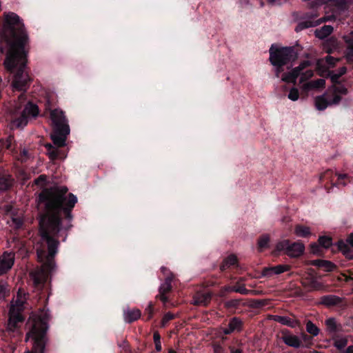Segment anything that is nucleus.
Masks as SVG:
<instances>
[{
	"label": "nucleus",
	"instance_id": "nucleus-1",
	"mask_svg": "<svg viewBox=\"0 0 353 353\" xmlns=\"http://www.w3.org/2000/svg\"><path fill=\"white\" fill-rule=\"evenodd\" d=\"M65 186H55L43 190L39 197L45 211L39 220L41 243L37 246V257L41 267L32 270L30 278L34 286L41 288L46 282L48 273L54 270V256L57 253L59 239L65 241L67 232L72 227V209L77 198L68 194Z\"/></svg>",
	"mask_w": 353,
	"mask_h": 353
},
{
	"label": "nucleus",
	"instance_id": "nucleus-2",
	"mask_svg": "<svg viewBox=\"0 0 353 353\" xmlns=\"http://www.w3.org/2000/svg\"><path fill=\"white\" fill-rule=\"evenodd\" d=\"M29 43L28 34L19 17L14 12L5 14L0 31V52H6L3 64L6 70L14 73L12 86L15 90H26L30 81L25 70Z\"/></svg>",
	"mask_w": 353,
	"mask_h": 353
},
{
	"label": "nucleus",
	"instance_id": "nucleus-3",
	"mask_svg": "<svg viewBox=\"0 0 353 353\" xmlns=\"http://www.w3.org/2000/svg\"><path fill=\"white\" fill-rule=\"evenodd\" d=\"M48 321V315L43 311L30 317L27 323L29 331L26 334V341L32 343V350L26 353H43L47 343Z\"/></svg>",
	"mask_w": 353,
	"mask_h": 353
},
{
	"label": "nucleus",
	"instance_id": "nucleus-4",
	"mask_svg": "<svg viewBox=\"0 0 353 353\" xmlns=\"http://www.w3.org/2000/svg\"><path fill=\"white\" fill-rule=\"evenodd\" d=\"M27 300L26 294L22 290H19L17 294L14 296L11 303L9 310V320L8 323V330L14 332L19 327V323H22L24 318L21 312L24 310V304Z\"/></svg>",
	"mask_w": 353,
	"mask_h": 353
},
{
	"label": "nucleus",
	"instance_id": "nucleus-5",
	"mask_svg": "<svg viewBox=\"0 0 353 353\" xmlns=\"http://www.w3.org/2000/svg\"><path fill=\"white\" fill-rule=\"evenodd\" d=\"M296 56L292 48H276L272 45L270 49V61L275 67V74L277 77H280L283 71L282 67L294 61Z\"/></svg>",
	"mask_w": 353,
	"mask_h": 353
},
{
	"label": "nucleus",
	"instance_id": "nucleus-6",
	"mask_svg": "<svg viewBox=\"0 0 353 353\" xmlns=\"http://www.w3.org/2000/svg\"><path fill=\"white\" fill-rule=\"evenodd\" d=\"M330 92H332V99L327 100L325 94L315 98V106L319 110H325L328 105L338 104L341 98V95L347 94V89L343 85H336L329 89Z\"/></svg>",
	"mask_w": 353,
	"mask_h": 353
},
{
	"label": "nucleus",
	"instance_id": "nucleus-7",
	"mask_svg": "<svg viewBox=\"0 0 353 353\" xmlns=\"http://www.w3.org/2000/svg\"><path fill=\"white\" fill-rule=\"evenodd\" d=\"M38 107L30 102L27 103L23 111L21 112V117L12 120L11 128H23L28 123L29 118H33L38 115Z\"/></svg>",
	"mask_w": 353,
	"mask_h": 353
},
{
	"label": "nucleus",
	"instance_id": "nucleus-8",
	"mask_svg": "<svg viewBox=\"0 0 353 353\" xmlns=\"http://www.w3.org/2000/svg\"><path fill=\"white\" fill-rule=\"evenodd\" d=\"M276 249L278 251H284L291 258H296L303 254L305 246L301 242L291 243L289 240H283L276 244Z\"/></svg>",
	"mask_w": 353,
	"mask_h": 353
},
{
	"label": "nucleus",
	"instance_id": "nucleus-9",
	"mask_svg": "<svg viewBox=\"0 0 353 353\" xmlns=\"http://www.w3.org/2000/svg\"><path fill=\"white\" fill-rule=\"evenodd\" d=\"M50 119L54 125V129L58 132H63L65 134L70 133V128L64 112L60 109H54L50 112Z\"/></svg>",
	"mask_w": 353,
	"mask_h": 353
},
{
	"label": "nucleus",
	"instance_id": "nucleus-10",
	"mask_svg": "<svg viewBox=\"0 0 353 353\" xmlns=\"http://www.w3.org/2000/svg\"><path fill=\"white\" fill-rule=\"evenodd\" d=\"M311 65L310 61H304L301 62L297 67L293 68L288 72L283 73L281 77V81L285 83H292L296 84L298 77L301 74V72L305 70Z\"/></svg>",
	"mask_w": 353,
	"mask_h": 353
},
{
	"label": "nucleus",
	"instance_id": "nucleus-11",
	"mask_svg": "<svg viewBox=\"0 0 353 353\" xmlns=\"http://www.w3.org/2000/svg\"><path fill=\"white\" fill-rule=\"evenodd\" d=\"M14 254L5 252L0 256V276L6 273L14 265Z\"/></svg>",
	"mask_w": 353,
	"mask_h": 353
},
{
	"label": "nucleus",
	"instance_id": "nucleus-12",
	"mask_svg": "<svg viewBox=\"0 0 353 353\" xmlns=\"http://www.w3.org/2000/svg\"><path fill=\"white\" fill-rule=\"evenodd\" d=\"M338 61V59H335L331 56L326 57L325 59L319 60L316 65L319 74L321 76L324 75Z\"/></svg>",
	"mask_w": 353,
	"mask_h": 353
},
{
	"label": "nucleus",
	"instance_id": "nucleus-13",
	"mask_svg": "<svg viewBox=\"0 0 353 353\" xmlns=\"http://www.w3.org/2000/svg\"><path fill=\"white\" fill-rule=\"evenodd\" d=\"M288 265H278L273 267L264 268L262 270V275L264 276H272L274 274H280L290 270Z\"/></svg>",
	"mask_w": 353,
	"mask_h": 353
},
{
	"label": "nucleus",
	"instance_id": "nucleus-14",
	"mask_svg": "<svg viewBox=\"0 0 353 353\" xmlns=\"http://www.w3.org/2000/svg\"><path fill=\"white\" fill-rule=\"evenodd\" d=\"M272 319L282 325H285L293 328L300 325L299 321L295 318H290L286 316L274 315L272 316Z\"/></svg>",
	"mask_w": 353,
	"mask_h": 353
},
{
	"label": "nucleus",
	"instance_id": "nucleus-15",
	"mask_svg": "<svg viewBox=\"0 0 353 353\" xmlns=\"http://www.w3.org/2000/svg\"><path fill=\"white\" fill-rule=\"evenodd\" d=\"M282 340L287 345L295 348H298L301 345V341L299 336L292 334L289 332H284Z\"/></svg>",
	"mask_w": 353,
	"mask_h": 353
},
{
	"label": "nucleus",
	"instance_id": "nucleus-16",
	"mask_svg": "<svg viewBox=\"0 0 353 353\" xmlns=\"http://www.w3.org/2000/svg\"><path fill=\"white\" fill-rule=\"evenodd\" d=\"M325 84V81L323 79H319L314 81H311L307 83H305L302 85V90L306 92L310 91L312 90L319 89L321 88H324Z\"/></svg>",
	"mask_w": 353,
	"mask_h": 353
},
{
	"label": "nucleus",
	"instance_id": "nucleus-17",
	"mask_svg": "<svg viewBox=\"0 0 353 353\" xmlns=\"http://www.w3.org/2000/svg\"><path fill=\"white\" fill-rule=\"evenodd\" d=\"M63 132H58L55 130V132L51 134V139L53 141L54 145L58 147H62L65 144L66 136Z\"/></svg>",
	"mask_w": 353,
	"mask_h": 353
},
{
	"label": "nucleus",
	"instance_id": "nucleus-18",
	"mask_svg": "<svg viewBox=\"0 0 353 353\" xmlns=\"http://www.w3.org/2000/svg\"><path fill=\"white\" fill-rule=\"evenodd\" d=\"M141 316V312L138 309L127 310L124 311L123 317L126 323H132Z\"/></svg>",
	"mask_w": 353,
	"mask_h": 353
},
{
	"label": "nucleus",
	"instance_id": "nucleus-19",
	"mask_svg": "<svg viewBox=\"0 0 353 353\" xmlns=\"http://www.w3.org/2000/svg\"><path fill=\"white\" fill-rule=\"evenodd\" d=\"M338 248L340 251L348 259L353 258V250L352 248L351 245L347 242V239L346 241H339L338 243Z\"/></svg>",
	"mask_w": 353,
	"mask_h": 353
},
{
	"label": "nucleus",
	"instance_id": "nucleus-20",
	"mask_svg": "<svg viewBox=\"0 0 353 353\" xmlns=\"http://www.w3.org/2000/svg\"><path fill=\"white\" fill-rule=\"evenodd\" d=\"M310 264L323 268L325 271L330 272L333 270L334 265L332 263L325 260L317 259L310 262Z\"/></svg>",
	"mask_w": 353,
	"mask_h": 353
},
{
	"label": "nucleus",
	"instance_id": "nucleus-21",
	"mask_svg": "<svg viewBox=\"0 0 353 353\" xmlns=\"http://www.w3.org/2000/svg\"><path fill=\"white\" fill-rule=\"evenodd\" d=\"M11 184L10 176L0 169V191L6 190Z\"/></svg>",
	"mask_w": 353,
	"mask_h": 353
},
{
	"label": "nucleus",
	"instance_id": "nucleus-22",
	"mask_svg": "<svg viewBox=\"0 0 353 353\" xmlns=\"http://www.w3.org/2000/svg\"><path fill=\"white\" fill-rule=\"evenodd\" d=\"M303 285L310 291L321 290L323 288V285L314 278L305 280Z\"/></svg>",
	"mask_w": 353,
	"mask_h": 353
},
{
	"label": "nucleus",
	"instance_id": "nucleus-23",
	"mask_svg": "<svg viewBox=\"0 0 353 353\" xmlns=\"http://www.w3.org/2000/svg\"><path fill=\"white\" fill-rule=\"evenodd\" d=\"M172 278L168 276L165 282L160 286L159 292H160V299L163 301H166V297L165 296V294L167 293L171 289V281Z\"/></svg>",
	"mask_w": 353,
	"mask_h": 353
},
{
	"label": "nucleus",
	"instance_id": "nucleus-24",
	"mask_svg": "<svg viewBox=\"0 0 353 353\" xmlns=\"http://www.w3.org/2000/svg\"><path fill=\"white\" fill-rule=\"evenodd\" d=\"M241 321L236 318H234L230 321L228 327L225 328L223 330V332L225 334H228L232 332L239 331L241 329Z\"/></svg>",
	"mask_w": 353,
	"mask_h": 353
},
{
	"label": "nucleus",
	"instance_id": "nucleus-25",
	"mask_svg": "<svg viewBox=\"0 0 353 353\" xmlns=\"http://www.w3.org/2000/svg\"><path fill=\"white\" fill-rule=\"evenodd\" d=\"M333 31V28L331 26H324L321 28L316 29L314 32L316 37L319 39H324L330 35Z\"/></svg>",
	"mask_w": 353,
	"mask_h": 353
},
{
	"label": "nucleus",
	"instance_id": "nucleus-26",
	"mask_svg": "<svg viewBox=\"0 0 353 353\" xmlns=\"http://www.w3.org/2000/svg\"><path fill=\"white\" fill-rule=\"evenodd\" d=\"M294 234L299 237H307L311 234V232L309 227L296 225L294 228Z\"/></svg>",
	"mask_w": 353,
	"mask_h": 353
},
{
	"label": "nucleus",
	"instance_id": "nucleus-27",
	"mask_svg": "<svg viewBox=\"0 0 353 353\" xmlns=\"http://www.w3.org/2000/svg\"><path fill=\"white\" fill-rule=\"evenodd\" d=\"M210 297L211 296L208 293L198 294L194 298V303L195 305H205L209 302Z\"/></svg>",
	"mask_w": 353,
	"mask_h": 353
},
{
	"label": "nucleus",
	"instance_id": "nucleus-28",
	"mask_svg": "<svg viewBox=\"0 0 353 353\" xmlns=\"http://www.w3.org/2000/svg\"><path fill=\"white\" fill-rule=\"evenodd\" d=\"M322 303L328 306L334 305L341 303V299L339 297L334 295L325 296L322 298Z\"/></svg>",
	"mask_w": 353,
	"mask_h": 353
},
{
	"label": "nucleus",
	"instance_id": "nucleus-29",
	"mask_svg": "<svg viewBox=\"0 0 353 353\" xmlns=\"http://www.w3.org/2000/svg\"><path fill=\"white\" fill-rule=\"evenodd\" d=\"M237 261L236 256L234 254L229 255L225 260L223 261L221 270H224L226 268H230L232 265H234Z\"/></svg>",
	"mask_w": 353,
	"mask_h": 353
},
{
	"label": "nucleus",
	"instance_id": "nucleus-30",
	"mask_svg": "<svg viewBox=\"0 0 353 353\" xmlns=\"http://www.w3.org/2000/svg\"><path fill=\"white\" fill-rule=\"evenodd\" d=\"M343 38L347 44V59L349 61L353 62V40L350 39L348 36H345Z\"/></svg>",
	"mask_w": 353,
	"mask_h": 353
},
{
	"label": "nucleus",
	"instance_id": "nucleus-31",
	"mask_svg": "<svg viewBox=\"0 0 353 353\" xmlns=\"http://www.w3.org/2000/svg\"><path fill=\"white\" fill-rule=\"evenodd\" d=\"M306 330L307 332L314 336H316L319 334V329L317 326L314 324L311 321H308L306 323Z\"/></svg>",
	"mask_w": 353,
	"mask_h": 353
},
{
	"label": "nucleus",
	"instance_id": "nucleus-32",
	"mask_svg": "<svg viewBox=\"0 0 353 353\" xmlns=\"http://www.w3.org/2000/svg\"><path fill=\"white\" fill-rule=\"evenodd\" d=\"M326 20H327V19H325V18H321V19H319V21L315 22V23L304 22V23L299 24L298 26L296 28L295 30L296 32H299V31H300V30H303L304 28H309V27L317 26L320 23L323 22V21H325Z\"/></svg>",
	"mask_w": 353,
	"mask_h": 353
},
{
	"label": "nucleus",
	"instance_id": "nucleus-33",
	"mask_svg": "<svg viewBox=\"0 0 353 353\" xmlns=\"http://www.w3.org/2000/svg\"><path fill=\"white\" fill-rule=\"evenodd\" d=\"M10 294L8 285L6 282H0V300H3Z\"/></svg>",
	"mask_w": 353,
	"mask_h": 353
},
{
	"label": "nucleus",
	"instance_id": "nucleus-34",
	"mask_svg": "<svg viewBox=\"0 0 353 353\" xmlns=\"http://www.w3.org/2000/svg\"><path fill=\"white\" fill-rule=\"evenodd\" d=\"M46 148L48 150V154L51 160L56 159L59 156V150L55 148L51 144H46Z\"/></svg>",
	"mask_w": 353,
	"mask_h": 353
},
{
	"label": "nucleus",
	"instance_id": "nucleus-35",
	"mask_svg": "<svg viewBox=\"0 0 353 353\" xmlns=\"http://www.w3.org/2000/svg\"><path fill=\"white\" fill-rule=\"evenodd\" d=\"M314 75V72L312 70H303L301 72L300 77V83H303L312 78Z\"/></svg>",
	"mask_w": 353,
	"mask_h": 353
},
{
	"label": "nucleus",
	"instance_id": "nucleus-36",
	"mask_svg": "<svg viewBox=\"0 0 353 353\" xmlns=\"http://www.w3.org/2000/svg\"><path fill=\"white\" fill-rule=\"evenodd\" d=\"M26 102V97L24 94H21L18 98V101L14 103V113L17 114L21 109L23 104Z\"/></svg>",
	"mask_w": 353,
	"mask_h": 353
},
{
	"label": "nucleus",
	"instance_id": "nucleus-37",
	"mask_svg": "<svg viewBox=\"0 0 353 353\" xmlns=\"http://www.w3.org/2000/svg\"><path fill=\"white\" fill-rule=\"evenodd\" d=\"M228 292H238L241 294H248L249 290H247L245 286H234V287H228L226 288Z\"/></svg>",
	"mask_w": 353,
	"mask_h": 353
},
{
	"label": "nucleus",
	"instance_id": "nucleus-38",
	"mask_svg": "<svg viewBox=\"0 0 353 353\" xmlns=\"http://www.w3.org/2000/svg\"><path fill=\"white\" fill-rule=\"evenodd\" d=\"M325 325L329 332L334 333L336 330V323L334 319L330 318L326 320Z\"/></svg>",
	"mask_w": 353,
	"mask_h": 353
},
{
	"label": "nucleus",
	"instance_id": "nucleus-39",
	"mask_svg": "<svg viewBox=\"0 0 353 353\" xmlns=\"http://www.w3.org/2000/svg\"><path fill=\"white\" fill-rule=\"evenodd\" d=\"M288 97L292 101H297L299 98V90L296 88H291L288 95Z\"/></svg>",
	"mask_w": 353,
	"mask_h": 353
},
{
	"label": "nucleus",
	"instance_id": "nucleus-40",
	"mask_svg": "<svg viewBox=\"0 0 353 353\" xmlns=\"http://www.w3.org/2000/svg\"><path fill=\"white\" fill-rule=\"evenodd\" d=\"M319 244L324 248H327L332 245V239L328 236H321L319 239Z\"/></svg>",
	"mask_w": 353,
	"mask_h": 353
},
{
	"label": "nucleus",
	"instance_id": "nucleus-41",
	"mask_svg": "<svg viewBox=\"0 0 353 353\" xmlns=\"http://www.w3.org/2000/svg\"><path fill=\"white\" fill-rule=\"evenodd\" d=\"M337 47V41L332 38L330 40L327 41L325 43V48L327 49V52H331L332 49H335Z\"/></svg>",
	"mask_w": 353,
	"mask_h": 353
},
{
	"label": "nucleus",
	"instance_id": "nucleus-42",
	"mask_svg": "<svg viewBox=\"0 0 353 353\" xmlns=\"http://www.w3.org/2000/svg\"><path fill=\"white\" fill-rule=\"evenodd\" d=\"M270 238L268 235H263L259 240L258 245L261 249L268 248Z\"/></svg>",
	"mask_w": 353,
	"mask_h": 353
},
{
	"label": "nucleus",
	"instance_id": "nucleus-43",
	"mask_svg": "<svg viewBox=\"0 0 353 353\" xmlns=\"http://www.w3.org/2000/svg\"><path fill=\"white\" fill-rule=\"evenodd\" d=\"M347 343V340L345 338L337 339L334 341V345L338 349L341 350L346 346Z\"/></svg>",
	"mask_w": 353,
	"mask_h": 353
},
{
	"label": "nucleus",
	"instance_id": "nucleus-44",
	"mask_svg": "<svg viewBox=\"0 0 353 353\" xmlns=\"http://www.w3.org/2000/svg\"><path fill=\"white\" fill-rule=\"evenodd\" d=\"M154 341L155 343V348L157 351L159 352L161 350V336L158 332L154 333Z\"/></svg>",
	"mask_w": 353,
	"mask_h": 353
},
{
	"label": "nucleus",
	"instance_id": "nucleus-45",
	"mask_svg": "<svg viewBox=\"0 0 353 353\" xmlns=\"http://www.w3.org/2000/svg\"><path fill=\"white\" fill-rule=\"evenodd\" d=\"M46 176L45 175L39 176L37 179L34 180L35 185L40 188H43L46 185Z\"/></svg>",
	"mask_w": 353,
	"mask_h": 353
},
{
	"label": "nucleus",
	"instance_id": "nucleus-46",
	"mask_svg": "<svg viewBox=\"0 0 353 353\" xmlns=\"http://www.w3.org/2000/svg\"><path fill=\"white\" fill-rule=\"evenodd\" d=\"M328 74L330 77L332 82L334 83V85L332 86L336 85H341V83H338V80L340 78L341 74H339V73L335 74L333 72H330Z\"/></svg>",
	"mask_w": 353,
	"mask_h": 353
},
{
	"label": "nucleus",
	"instance_id": "nucleus-47",
	"mask_svg": "<svg viewBox=\"0 0 353 353\" xmlns=\"http://www.w3.org/2000/svg\"><path fill=\"white\" fill-rule=\"evenodd\" d=\"M12 222L14 227L18 228L22 225L23 219L21 216L12 217Z\"/></svg>",
	"mask_w": 353,
	"mask_h": 353
},
{
	"label": "nucleus",
	"instance_id": "nucleus-48",
	"mask_svg": "<svg viewBox=\"0 0 353 353\" xmlns=\"http://www.w3.org/2000/svg\"><path fill=\"white\" fill-rule=\"evenodd\" d=\"M174 318V315L172 314V313H167L164 315V316L163 317V319H162V321H161V324H162V326H165V325L167 324V323L170 321L171 319H172Z\"/></svg>",
	"mask_w": 353,
	"mask_h": 353
},
{
	"label": "nucleus",
	"instance_id": "nucleus-49",
	"mask_svg": "<svg viewBox=\"0 0 353 353\" xmlns=\"http://www.w3.org/2000/svg\"><path fill=\"white\" fill-rule=\"evenodd\" d=\"M311 252L313 254H318L319 252V246L316 243H313L310 245Z\"/></svg>",
	"mask_w": 353,
	"mask_h": 353
},
{
	"label": "nucleus",
	"instance_id": "nucleus-50",
	"mask_svg": "<svg viewBox=\"0 0 353 353\" xmlns=\"http://www.w3.org/2000/svg\"><path fill=\"white\" fill-rule=\"evenodd\" d=\"M27 157H28V151L26 150L23 149L21 152V157H19V159L21 161H23L26 159Z\"/></svg>",
	"mask_w": 353,
	"mask_h": 353
},
{
	"label": "nucleus",
	"instance_id": "nucleus-51",
	"mask_svg": "<svg viewBox=\"0 0 353 353\" xmlns=\"http://www.w3.org/2000/svg\"><path fill=\"white\" fill-rule=\"evenodd\" d=\"M268 2L272 5L281 4L283 0H268Z\"/></svg>",
	"mask_w": 353,
	"mask_h": 353
},
{
	"label": "nucleus",
	"instance_id": "nucleus-52",
	"mask_svg": "<svg viewBox=\"0 0 353 353\" xmlns=\"http://www.w3.org/2000/svg\"><path fill=\"white\" fill-rule=\"evenodd\" d=\"M347 242L353 247V232L347 238Z\"/></svg>",
	"mask_w": 353,
	"mask_h": 353
},
{
	"label": "nucleus",
	"instance_id": "nucleus-53",
	"mask_svg": "<svg viewBox=\"0 0 353 353\" xmlns=\"http://www.w3.org/2000/svg\"><path fill=\"white\" fill-rule=\"evenodd\" d=\"M120 347H122L125 350H128V345L125 341H123L122 344L119 345Z\"/></svg>",
	"mask_w": 353,
	"mask_h": 353
},
{
	"label": "nucleus",
	"instance_id": "nucleus-54",
	"mask_svg": "<svg viewBox=\"0 0 353 353\" xmlns=\"http://www.w3.org/2000/svg\"><path fill=\"white\" fill-rule=\"evenodd\" d=\"M345 72H346V68L342 67L341 68H340L339 74H341V76H342Z\"/></svg>",
	"mask_w": 353,
	"mask_h": 353
},
{
	"label": "nucleus",
	"instance_id": "nucleus-55",
	"mask_svg": "<svg viewBox=\"0 0 353 353\" xmlns=\"http://www.w3.org/2000/svg\"><path fill=\"white\" fill-rule=\"evenodd\" d=\"M323 3H331L332 4H336L338 0H323Z\"/></svg>",
	"mask_w": 353,
	"mask_h": 353
},
{
	"label": "nucleus",
	"instance_id": "nucleus-56",
	"mask_svg": "<svg viewBox=\"0 0 353 353\" xmlns=\"http://www.w3.org/2000/svg\"><path fill=\"white\" fill-rule=\"evenodd\" d=\"M345 353H353V345L348 347Z\"/></svg>",
	"mask_w": 353,
	"mask_h": 353
},
{
	"label": "nucleus",
	"instance_id": "nucleus-57",
	"mask_svg": "<svg viewBox=\"0 0 353 353\" xmlns=\"http://www.w3.org/2000/svg\"><path fill=\"white\" fill-rule=\"evenodd\" d=\"M338 177H339V179H343L346 177V174H339L338 175Z\"/></svg>",
	"mask_w": 353,
	"mask_h": 353
},
{
	"label": "nucleus",
	"instance_id": "nucleus-58",
	"mask_svg": "<svg viewBox=\"0 0 353 353\" xmlns=\"http://www.w3.org/2000/svg\"><path fill=\"white\" fill-rule=\"evenodd\" d=\"M232 353H241V351L239 350H235L232 352Z\"/></svg>",
	"mask_w": 353,
	"mask_h": 353
},
{
	"label": "nucleus",
	"instance_id": "nucleus-59",
	"mask_svg": "<svg viewBox=\"0 0 353 353\" xmlns=\"http://www.w3.org/2000/svg\"><path fill=\"white\" fill-rule=\"evenodd\" d=\"M147 310H148L149 313L151 314L152 312V308H151V306L149 305L148 307L146 309Z\"/></svg>",
	"mask_w": 353,
	"mask_h": 353
},
{
	"label": "nucleus",
	"instance_id": "nucleus-60",
	"mask_svg": "<svg viewBox=\"0 0 353 353\" xmlns=\"http://www.w3.org/2000/svg\"><path fill=\"white\" fill-rule=\"evenodd\" d=\"M161 270L164 274H165V272L167 271V270L165 268H162Z\"/></svg>",
	"mask_w": 353,
	"mask_h": 353
},
{
	"label": "nucleus",
	"instance_id": "nucleus-61",
	"mask_svg": "<svg viewBox=\"0 0 353 353\" xmlns=\"http://www.w3.org/2000/svg\"><path fill=\"white\" fill-rule=\"evenodd\" d=\"M353 280V277L346 278V281Z\"/></svg>",
	"mask_w": 353,
	"mask_h": 353
},
{
	"label": "nucleus",
	"instance_id": "nucleus-62",
	"mask_svg": "<svg viewBox=\"0 0 353 353\" xmlns=\"http://www.w3.org/2000/svg\"><path fill=\"white\" fill-rule=\"evenodd\" d=\"M169 353H176V352L175 351L171 350L169 351Z\"/></svg>",
	"mask_w": 353,
	"mask_h": 353
}]
</instances>
